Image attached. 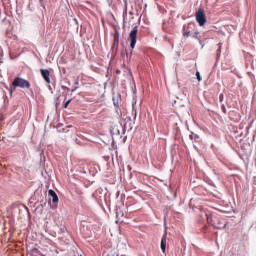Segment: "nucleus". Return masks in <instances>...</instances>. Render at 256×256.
I'll return each mask as SVG.
<instances>
[{
    "label": "nucleus",
    "mask_w": 256,
    "mask_h": 256,
    "mask_svg": "<svg viewBox=\"0 0 256 256\" xmlns=\"http://www.w3.org/2000/svg\"><path fill=\"white\" fill-rule=\"evenodd\" d=\"M190 139L191 141H195V143H201V137H199V135L191 132L190 134Z\"/></svg>",
    "instance_id": "9"
},
{
    "label": "nucleus",
    "mask_w": 256,
    "mask_h": 256,
    "mask_svg": "<svg viewBox=\"0 0 256 256\" xmlns=\"http://www.w3.org/2000/svg\"><path fill=\"white\" fill-rule=\"evenodd\" d=\"M12 85L13 87H21V89H29L31 87V83L21 77L14 78Z\"/></svg>",
    "instance_id": "2"
},
{
    "label": "nucleus",
    "mask_w": 256,
    "mask_h": 256,
    "mask_svg": "<svg viewBox=\"0 0 256 256\" xmlns=\"http://www.w3.org/2000/svg\"><path fill=\"white\" fill-rule=\"evenodd\" d=\"M196 21L200 25V27H203L205 23H207V16H205V11L203 9H199L196 14Z\"/></svg>",
    "instance_id": "3"
},
{
    "label": "nucleus",
    "mask_w": 256,
    "mask_h": 256,
    "mask_svg": "<svg viewBox=\"0 0 256 256\" xmlns=\"http://www.w3.org/2000/svg\"><path fill=\"white\" fill-rule=\"evenodd\" d=\"M48 195L52 197V203H59V197L57 196V193H55L53 190H49Z\"/></svg>",
    "instance_id": "8"
},
{
    "label": "nucleus",
    "mask_w": 256,
    "mask_h": 256,
    "mask_svg": "<svg viewBox=\"0 0 256 256\" xmlns=\"http://www.w3.org/2000/svg\"><path fill=\"white\" fill-rule=\"evenodd\" d=\"M41 76L46 83H51V72L47 69H40Z\"/></svg>",
    "instance_id": "6"
},
{
    "label": "nucleus",
    "mask_w": 256,
    "mask_h": 256,
    "mask_svg": "<svg viewBox=\"0 0 256 256\" xmlns=\"http://www.w3.org/2000/svg\"><path fill=\"white\" fill-rule=\"evenodd\" d=\"M223 113H227V109H225V106H222Z\"/></svg>",
    "instance_id": "14"
},
{
    "label": "nucleus",
    "mask_w": 256,
    "mask_h": 256,
    "mask_svg": "<svg viewBox=\"0 0 256 256\" xmlns=\"http://www.w3.org/2000/svg\"><path fill=\"white\" fill-rule=\"evenodd\" d=\"M160 247H161L162 253H165V249H167V235H164L162 237Z\"/></svg>",
    "instance_id": "7"
},
{
    "label": "nucleus",
    "mask_w": 256,
    "mask_h": 256,
    "mask_svg": "<svg viewBox=\"0 0 256 256\" xmlns=\"http://www.w3.org/2000/svg\"><path fill=\"white\" fill-rule=\"evenodd\" d=\"M69 103H71V99H69L68 101H66L63 105L64 109H67V107H69Z\"/></svg>",
    "instance_id": "13"
},
{
    "label": "nucleus",
    "mask_w": 256,
    "mask_h": 256,
    "mask_svg": "<svg viewBox=\"0 0 256 256\" xmlns=\"http://www.w3.org/2000/svg\"><path fill=\"white\" fill-rule=\"evenodd\" d=\"M197 81H202L203 78H201V73L199 71L196 72Z\"/></svg>",
    "instance_id": "12"
},
{
    "label": "nucleus",
    "mask_w": 256,
    "mask_h": 256,
    "mask_svg": "<svg viewBox=\"0 0 256 256\" xmlns=\"http://www.w3.org/2000/svg\"><path fill=\"white\" fill-rule=\"evenodd\" d=\"M137 33H139V29L135 26L129 34L131 49H135V45H137Z\"/></svg>",
    "instance_id": "4"
},
{
    "label": "nucleus",
    "mask_w": 256,
    "mask_h": 256,
    "mask_svg": "<svg viewBox=\"0 0 256 256\" xmlns=\"http://www.w3.org/2000/svg\"><path fill=\"white\" fill-rule=\"evenodd\" d=\"M222 47H223V44H221V42L218 43V49L216 50L217 57L221 56V49H222Z\"/></svg>",
    "instance_id": "10"
},
{
    "label": "nucleus",
    "mask_w": 256,
    "mask_h": 256,
    "mask_svg": "<svg viewBox=\"0 0 256 256\" xmlns=\"http://www.w3.org/2000/svg\"><path fill=\"white\" fill-rule=\"evenodd\" d=\"M182 35L185 39H197L201 43V38L199 37V30L197 29V25L193 22L188 23L187 26L183 27Z\"/></svg>",
    "instance_id": "1"
},
{
    "label": "nucleus",
    "mask_w": 256,
    "mask_h": 256,
    "mask_svg": "<svg viewBox=\"0 0 256 256\" xmlns=\"http://www.w3.org/2000/svg\"><path fill=\"white\" fill-rule=\"evenodd\" d=\"M217 219L218 220H216L217 221L216 225H220L221 227H226L227 223L224 222L223 225H221V220L219 218Z\"/></svg>",
    "instance_id": "11"
},
{
    "label": "nucleus",
    "mask_w": 256,
    "mask_h": 256,
    "mask_svg": "<svg viewBox=\"0 0 256 256\" xmlns=\"http://www.w3.org/2000/svg\"><path fill=\"white\" fill-rule=\"evenodd\" d=\"M10 95H13V90H10Z\"/></svg>",
    "instance_id": "15"
},
{
    "label": "nucleus",
    "mask_w": 256,
    "mask_h": 256,
    "mask_svg": "<svg viewBox=\"0 0 256 256\" xmlns=\"http://www.w3.org/2000/svg\"><path fill=\"white\" fill-rule=\"evenodd\" d=\"M217 216H209L207 215V223H209V225H212V227H215V229H225V226H221L219 224H217Z\"/></svg>",
    "instance_id": "5"
}]
</instances>
